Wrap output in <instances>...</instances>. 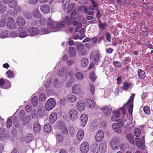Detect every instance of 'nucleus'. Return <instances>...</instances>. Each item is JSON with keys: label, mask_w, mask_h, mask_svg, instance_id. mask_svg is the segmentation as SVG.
Masks as SVG:
<instances>
[{"label": "nucleus", "mask_w": 153, "mask_h": 153, "mask_svg": "<svg viewBox=\"0 0 153 153\" xmlns=\"http://www.w3.org/2000/svg\"><path fill=\"white\" fill-rule=\"evenodd\" d=\"M134 96V94H132L127 102L124 104L122 107L120 108L119 110H113V114L120 115L121 112L123 115H126V114L127 115H132Z\"/></svg>", "instance_id": "nucleus-1"}, {"label": "nucleus", "mask_w": 153, "mask_h": 153, "mask_svg": "<svg viewBox=\"0 0 153 153\" xmlns=\"http://www.w3.org/2000/svg\"><path fill=\"white\" fill-rule=\"evenodd\" d=\"M74 12H72L69 18L68 16H67L64 19L63 21L59 22H56L57 30H59V28H63L66 24L68 25H70L72 22L75 19L73 16V14Z\"/></svg>", "instance_id": "nucleus-2"}, {"label": "nucleus", "mask_w": 153, "mask_h": 153, "mask_svg": "<svg viewBox=\"0 0 153 153\" xmlns=\"http://www.w3.org/2000/svg\"><path fill=\"white\" fill-rule=\"evenodd\" d=\"M56 104L55 100L53 98H50L46 102L45 108L47 111H50L55 107Z\"/></svg>", "instance_id": "nucleus-3"}, {"label": "nucleus", "mask_w": 153, "mask_h": 153, "mask_svg": "<svg viewBox=\"0 0 153 153\" xmlns=\"http://www.w3.org/2000/svg\"><path fill=\"white\" fill-rule=\"evenodd\" d=\"M11 84L9 81L7 79H0V88L6 89L10 88Z\"/></svg>", "instance_id": "nucleus-4"}, {"label": "nucleus", "mask_w": 153, "mask_h": 153, "mask_svg": "<svg viewBox=\"0 0 153 153\" xmlns=\"http://www.w3.org/2000/svg\"><path fill=\"white\" fill-rule=\"evenodd\" d=\"M119 143V140L118 138H114L110 141L109 145L112 150H115L118 149Z\"/></svg>", "instance_id": "nucleus-5"}, {"label": "nucleus", "mask_w": 153, "mask_h": 153, "mask_svg": "<svg viewBox=\"0 0 153 153\" xmlns=\"http://www.w3.org/2000/svg\"><path fill=\"white\" fill-rule=\"evenodd\" d=\"M57 126L58 128L60 129L61 131L64 134L66 135L68 133L67 128L62 121H59L57 124Z\"/></svg>", "instance_id": "nucleus-6"}, {"label": "nucleus", "mask_w": 153, "mask_h": 153, "mask_svg": "<svg viewBox=\"0 0 153 153\" xmlns=\"http://www.w3.org/2000/svg\"><path fill=\"white\" fill-rule=\"evenodd\" d=\"M56 22L49 20V22L47 23L48 27L50 29L53 30L52 32H56L59 31L57 30Z\"/></svg>", "instance_id": "nucleus-7"}, {"label": "nucleus", "mask_w": 153, "mask_h": 153, "mask_svg": "<svg viewBox=\"0 0 153 153\" xmlns=\"http://www.w3.org/2000/svg\"><path fill=\"white\" fill-rule=\"evenodd\" d=\"M26 28L25 27H20L18 28L19 32V36L21 38L26 37L27 36V33L26 31Z\"/></svg>", "instance_id": "nucleus-8"}, {"label": "nucleus", "mask_w": 153, "mask_h": 153, "mask_svg": "<svg viewBox=\"0 0 153 153\" xmlns=\"http://www.w3.org/2000/svg\"><path fill=\"white\" fill-rule=\"evenodd\" d=\"M117 124L116 123H113L112 124V127L114 130L117 133H120L121 132V128L123 125V122L118 123Z\"/></svg>", "instance_id": "nucleus-9"}, {"label": "nucleus", "mask_w": 153, "mask_h": 153, "mask_svg": "<svg viewBox=\"0 0 153 153\" xmlns=\"http://www.w3.org/2000/svg\"><path fill=\"white\" fill-rule=\"evenodd\" d=\"M27 31L30 34V36H33L37 35L39 33V30L35 27H29Z\"/></svg>", "instance_id": "nucleus-10"}, {"label": "nucleus", "mask_w": 153, "mask_h": 153, "mask_svg": "<svg viewBox=\"0 0 153 153\" xmlns=\"http://www.w3.org/2000/svg\"><path fill=\"white\" fill-rule=\"evenodd\" d=\"M89 146L87 142L82 143L80 146V150L82 153H87L89 151Z\"/></svg>", "instance_id": "nucleus-11"}, {"label": "nucleus", "mask_w": 153, "mask_h": 153, "mask_svg": "<svg viewBox=\"0 0 153 153\" xmlns=\"http://www.w3.org/2000/svg\"><path fill=\"white\" fill-rule=\"evenodd\" d=\"M101 111L105 115H110L112 111V108L110 105L104 106L101 108Z\"/></svg>", "instance_id": "nucleus-12"}, {"label": "nucleus", "mask_w": 153, "mask_h": 153, "mask_svg": "<svg viewBox=\"0 0 153 153\" xmlns=\"http://www.w3.org/2000/svg\"><path fill=\"white\" fill-rule=\"evenodd\" d=\"M8 22L7 23V27L10 29H14L16 28V23L13 19L10 17L8 19Z\"/></svg>", "instance_id": "nucleus-13"}, {"label": "nucleus", "mask_w": 153, "mask_h": 153, "mask_svg": "<svg viewBox=\"0 0 153 153\" xmlns=\"http://www.w3.org/2000/svg\"><path fill=\"white\" fill-rule=\"evenodd\" d=\"M76 49L79 53L81 55H85L86 53V51L82 44L78 45L76 46Z\"/></svg>", "instance_id": "nucleus-14"}, {"label": "nucleus", "mask_w": 153, "mask_h": 153, "mask_svg": "<svg viewBox=\"0 0 153 153\" xmlns=\"http://www.w3.org/2000/svg\"><path fill=\"white\" fill-rule=\"evenodd\" d=\"M19 118L21 121L23 122V124L25 125L27 124L31 120L30 115H20Z\"/></svg>", "instance_id": "nucleus-15"}, {"label": "nucleus", "mask_w": 153, "mask_h": 153, "mask_svg": "<svg viewBox=\"0 0 153 153\" xmlns=\"http://www.w3.org/2000/svg\"><path fill=\"white\" fill-rule=\"evenodd\" d=\"M104 137V133L101 130L98 131L96 134L95 139L98 142L101 141Z\"/></svg>", "instance_id": "nucleus-16"}, {"label": "nucleus", "mask_w": 153, "mask_h": 153, "mask_svg": "<svg viewBox=\"0 0 153 153\" xmlns=\"http://www.w3.org/2000/svg\"><path fill=\"white\" fill-rule=\"evenodd\" d=\"M73 92L75 94H80L81 92V86L79 84H76L72 87Z\"/></svg>", "instance_id": "nucleus-17"}, {"label": "nucleus", "mask_w": 153, "mask_h": 153, "mask_svg": "<svg viewBox=\"0 0 153 153\" xmlns=\"http://www.w3.org/2000/svg\"><path fill=\"white\" fill-rule=\"evenodd\" d=\"M76 105L77 109L80 111H82L85 109V104L82 101L80 100L77 102Z\"/></svg>", "instance_id": "nucleus-18"}, {"label": "nucleus", "mask_w": 153, "mask_h": 153, "mask_svg": "<svg viewBox=\"0 0 153 153\" xmlns=\"http://www.w3.org/2000/svg\"><path fill=\"white\" fill-rule=\"evenodd\" d=\"M67 71V68L66 66H63L59 69V71L57 73V74L62 76L63 77L65 75Z\"/></svg>", "instance_id": "nucleus-19"}, {"label": "nucleus", "mask_w": 153, "mask_h": 153, "mask_svg": "<svg viewBox=\"0 0 153 153\" xmlns=\"http://www.w3.org/2000/svg\"><path fill=\"white\" fill-rule=\"evenodd\" d=\"M91 5L89 6L88 8V10H95L96 11L98 10V5L96 2L93 0H91Z\"/></svg>", "instance_id": "nucleus-20"}, {"label": "nucleus", "mask_w": 153, "mask_h": 153, "mask_svg": "<svg viewBox=\"0 0 153 153\" xmlns=\"http://www.w3.org/2000/svg\"><path fill=\"white\" fill-rule=\"evenodd\" d=\"M40 9L41 11L45 14H47L50 12V7L46 4H43L40 7Z\"/></svg>", "instance_id": "nucleus-21"}, {"label": "nucleus", "mask_w": 153, "mask_h": 153, "mask_svg": "<svg viewBox=\"0 0 153 153\" xmlns=\"http://www.w3.org/2000/svg\"><path fill=\"white\" fill-rule=\"evenodd\" d=\"M81 125L84 127L86 125L88 120L87 115H81L80 118Z\"/></svg>", "instance_id": "nucleus-22"}, {"label": "nucleus", "mask_w": 153, "mask_h": 153, "mask_svg": "<svg viewBox=\"0 0 153 153\" xmlns=\"http://www.w3.org/2000/svg\"><path fill=\"white\" fill-rule=\"evenodd\" d=\"M86 105L89 108H94L95 103L92 100L88 99L85 101Z\"/></svg>", "instance_id": "nucleus-23"}, {"label": "nucleus", "mask_w": 153, "mask_h": 153, "mask_svg": "<svg viewBox=\"0 0 153 153\" xmlns=\"http://www.w3.org/2000/svg\"><path fill=\"white\" fill-rule=\"evenodd\" d=\"M100 148V151L101 153H104L106 149V145L105 142H101L99 146Z\"/></svg>", "instance_id": "nucleus-24"}, {"label": "nucleus", "mask_w": 153, "mask_h": 153, "mask_svg": "<svg viewBox=\"0 0 153 153\" xmlns=\"http://www.w3.org/2000/svg\"><path fill=\"white\" fill-rule=\"evenodd\" d=\"M33 129L36 133H39L41 129L40 125L39 122L35 121L33 124Z\"/></svg>", "instance_id": "nucleus-25"}, {"label": "nucleus", "mask_w": 153, "mask_h": 153, "mask_svg": "<svg viewBox=\"0 0 153 153\" xmlns=\"http://www.w3.org/2000/svg\"><path fill=\"white\" fill-rule=\"evenodd\" d=\"M91 150L94 153H98L100 151V148L96 143H94L91 146Z\"/></svg>", "instance_id": "nucleus-26"}, {"label": "nucleus", "mask_w": 153, "mask_h": 153, "mask_svg": "<svg viewBox=\"0 0 153 153\" xmlns=\"http://www.w3.org/2000/svg\"><path fill=\"white\" fill-rule=\"evenodd\" d=\"M88 62L89 61L87 58H83L81 60V66L82 67H85L88 65Z\"/></svg>", "instance_id": "nucleus-27"}, {"label": "nucleus", "mask_w": 153, "mask_h": 153, "mask_svg": "<svg viewBox=\"0 0 153 153\" xmlns=\"http://www.w3.org/2000/svg\"><path fill=\"white\" fill-rule=\"evenodd\" d=\"M16 22L19 25L22 26L25 25V21L23 17H19L17 18Z\"/></svg>", "instance_id": "nucleus-28"}, {"label": "nucleus", "mask_w": 153, "mask_h": 153, "mask_svg": "<svg viewBox=\"0 0 153 153\" xmlns=\"http://www.w3.org/2000/svg\"><path fill=\"white\" fill-rule=\"evenodd\" d=\"M126 138L127 140L132 144L135 143L134 139V136L131 134H128L126 136Z\"/></svg>", "instance_id": "nucleus-29"}, {"label": "nucleus", "mask_w": 153, "mask_h": 153, "mask_svg": "<svg viewBox=\"0 0 153 153\" xmlns=\"http://www.w3.org/2000/svg\"><path fill=\"white\" fill-rule=\"evenodd\" d=\"M138 75L141 79H144L146 77L145 72L141 69H139L138 71Z\"/></svg>", "instance_id": "nucleus-30"}, {"label": "nucleus", "mask_w": 153, "mask_h": 153, "mask_svg": "<svg viewBox=\"0 0 153 153\" xmlns=\"http://www.w3.org/2000/svg\"><path fill=\"white\" fill-rule=\"evenodd\" d=\"M33 137V134L29 133L27 134L25 136V140L27 143H29L31 141Z\"/></svg>", "instance_id": "nucleus-31"}, {"label": "nucleus", "mask_w": 153, "mask_h": 153, "mask_svg": "<svg viewBox=\"0 0 153 153\" xmlns=\"http://www.w3.org/2000/svg\"><path fill=\"white\" fill-rule=\"evenodd\" d=\"M33 13L34 17L36 18H39L41 17V15L38 8H36L34 9L33 11Z\"/></svg>", "instance_id": "nucleus-32"}, {"label": "nucleus", "mask_w": 153, "mask_h": 153, "mask_svg": "<svg viewBox=\"0 0 153 153\" xmlns=\"http://www.w3.org/2000/svg\"><path fill=\"white\" fill-rule=\"evenodd\" d=\"M84 136V133L83 131L81 130L79 131L77 135V138L79 140H81L83 138Z\"/></svg>", "instance_id": "nucleus-33"}, {"label": "nucleus", "mask_w": 153, "mask_h": 153, "mask_svg": "<svg viewBox=\"0 0 153 153\" xmlns=\"http://www.w3.org/2000/svg\"><path fill=\"white\" fill-rule=\"evenodd\" d=\"M119 118V115H112L111 119L112 120L114 121H117L118 123L123 122V120Z\"/></svg>", "instance_id": "nucleus-34"}, {"label": "nucleus", "mask_w": 153, "mask_h": 153, "mask_svg": "<svg viewBox=\"0 0 153 153\" xmlns=\"http://www.w3.org/2000/svg\"><path fill=\"white\" fill-rule=\"evenodd\" d=\"M70 1V0H62V7L63 9L66 10L67 8L68 9Z\"/></svg>", "instance_id": "nucleus-35"}, {"label": "nucleus", "mask_w": 153, "mask_h": 153, "mask_svg": "<svg viewBox=\"0 0 153 153\" xmlns=\"http://www.w3.org/2000/svg\"><path fill=\"white\" fill-rule=\"evenodd\" d=\"M131 86L130 83L127 82H125L123 83V90L126 91L127 90L131 88Z\"/></svg>", "instance_id": "nucleus-36"}, {"label": "nucleus", "mask_w": 153, "mask_h": 153, "mask_svg": "<svg viewBox=\"0 0 153 153\" xmlns=\"http://www.w3.org/2000/svg\"><path fill=\"white\" fill-rule=\"evenodd\" d=\"M44 131L47 133L50 132L51 130V125L49 123H47L44 127Z\"/></svg>", "instance_id": "nucleus-37"}, {"label": "nucleus", "mask_w": 153, "mask_h": 153, "mask_svg": "<svg viewBox=\"0 0 153 153\" xmlns=\"http://www.w3.org/2000/svg\"><path fill=\"white\" fill-rule=\"evenodd\" d=\"M56 136L58 142L59 143H60L62 142L63 140V137L61 134L56 133Z\"/></svg>", "instance_id": "nucleus-38"}, {"label": "nucleus", "mask_w": 153, "mask_h": 153, "mask_svg": "<svg viewBox=\"0 0 153 153\" xmlns=\"http://www.w3.org/2000/svg\"><path fill=\"white\" fill-rule=\"evenodd\" d=\"M70 56L71 57L75 56L76 54V51L75 48L71 47L69 49Z\"/></svg>", "instance_id": "nucleus-39"}, {"label": "nucleus", "mask_w": 153, "mask_h": 153, "mask_svg": "<svg viewBox=\"0 0 153 153\" xmlns=\"http://www.w3.org/2000/svg\"><path fill=\"white\" fill-rule=\"evenodd\" d=\"M6 24V18L3 16L1 17L0 20V27H3Z\"/></svg>", "instance_id": "nucleus-40"}, {"label": "nucleus", "mask_w": 153, "mask_h": 153, "mask_svg": "<svg viewBox=\"0 0 153 153\" xmlns=\"http://www.w3.org/2000/svg\"><path fill=\"white\" fill-rule=\"evenodd\" d=\"M17 1L16 0H10L9 3V6L11 8H13L16 6Z\"/></svg>", "instance_id": "nucleus-41"}, {"label": "nucleus", "mask_w": 153, "mask_h": 153, "mask_svg": "<svg viewBox=\"0 0 153 153\" xmlns=\"http://www.w3.org/2000/svg\"><path fill=\"white\" fill-rule=\"evenodd\" d=\"M135 139V140L136 144L138 147H140L141 146L144 145V143L143 142H142L139 138H136Z\"/></svg>", "instance_id": "nucleus-42"}, {"label": "nucleus", "mask_w": 153, "mask_h": 153, "mask_svg": "<svg viewBox=\"0 0 153 153\" xmlns=\"http://www.w3.org/2000/svg\"><path fill=\"white\" fill-rule=\"evenodd\" d=\"M101 56H100V55L99 53L96 54L94 56V62L95 63H97L100 61V59L101 58Z\"/></svg>", "instance_id": "nucleus-43"}, {"label": "nucleus", "mask_w": 153, "mask_h": 153, "mask_svg": "<svg viewBox=\"0 0 153 153\" xmlns=\"http://www.w3.org/2000/svg\"><path fill=\"white\" fill-rule=\"evenodd\" d=\"M68 100L71 103L75 102L76 100V97L75 96L73 95H68Z\"/></svg>", "instance_id": "nucleus-44"}, {"label": "nucleus", "mask_w": 153, "mask_h": 153, "mask_svg": "<svg viewBox=\"0 0 153 153\" xmlns=\"http://www.w3.org/2000/svg\"><path fill=\"white\" fill-rule=\"evenodd\" d=\"M31 103L34 107H36L38 103V98L37 97L34 96L32 98Z\"/></svg>", "instance_id": "nucleus-45"}, {"label": "nucleus", "mask_w": 153, "mask_h": 153, "mask_svg": "<svg viewBox=\"0 0 153 153\" xmlns=\"http://www.w3.org/2000/svg\"><path fill=\"white\" fill-rule=\"evenodd\" d=\"M89 92L92 95H93L95 92L94 86L92 84H89V88L88 89Z\"/></svg>", "instance_id": "nucleus-46"}, {"label": "nucleus", "mask_w": 153, "mask_h": 153, "mask_svg": "<svg viewBox=\"0 0 153 153\" xmlns=\"http://www.w3.org/2000/svg\"><path fill=\"white\" fill-rule=\"evenodd\" d=\"M75 7V4L74 3H71L70 4L67 10V13H70L73 10Z\"/></svg>", "instance_id": "nucleus-47"}, {"label": "nucleus", "mask_w": 153, "mask_h": 153, "mask_svg": "<svg viewBox=\"0 0 153 153\" xmlns=\"http://www.w3.org/2000/svg\"><path fill=\"white\" fill-rule=\"evenodd\" d=\"M9 31L6 30L3 31L1 34L0 37L2 38H5L9 36Z\"/></svg>", "instance_id": "nucleus-48"}, {"label": "nucleus", "mask_w": 153, "mask_h": 153, "mask_svg": "<svg viewBox=\"0 0 153 153\" xmlns=\"http://www.w3.org/2000/svg\"><path fill=\"white\" fill-rule=\"evenodd\" d=\"M89 79L92 82H94L95 79H96V76L93 72H91L90 73Z\"/></svg>", "instance_id": "nucleus-49"}, {"label": "nucleus", "mask_w": 153, "mask_h": 153, "mask_svg": "<svg viewBox=\"0 0 153 153\" xmlns=\"http://www.w3.org/2000/svg\"><path fill=\"white\" fill-rule=\"evenodd\" d=\"M57 115H50L49 121L50 123H54L57 119Z\"/></svg>", "instance_id": "nucleus-50"}, {"label": "nucleus", "mask_w": 153, "mask_h": 153, "mask_svg": "<svg viewBox=\"0 0 153 153\" xmlns=\"http://www.w3.org/2000/svg\"><path fill=\"white\" fill-rule=\"evenodd\" d=\"M19 36V33L17 31L11 32L9 34V37H16Z\"/></svg>", "instance_id": "nucleus-51"}, {"label": "nucleus", "mask_w": 153, "mask_h": 153, "mask_svg": "<svg viewBox=\"0 0 153 153\" xmlns=\"http://www.w3.org/2000/svg\"><path fill=\"white\" fill-rule=\"evenodd\" d=\"M75 76L77 79L82 80L83 78V76L82 73L80 72L76 73L75 74Z\"/></svg>", "instance_id": "nucleus-52"}, {"label": "nucleus", "mask_w": 153, "mask_h": 153, "mask_svg": "<svg viewBox=\"0 0 153 153\" xmlns=\"http://www.w3.org/2000/svg\"><path fill=\"white\" fill-rule=\"evenodd\" d=\"M51 32L47 28H42L40 30V33L42 34H47Z\"/></svg>", "instance_id": "nucleus-53"}, {"label": "nucleus", "mask_w": 153, "mask_h": 153, "mask_svg": "<svg viewBox=\"0 0 153 153\" xmlns=\"http://www.w3.org/2000/svg\"><path fill=\"white\" fill-rule=\"evenodd\" d=\"M141 131L140 129L138 128H136L134 131V133L135 135L138 137L141 134Z\"/></svg>", "instance_id": "nucleus-54"}, {"label": "nucleus", "mask_w": 153, "mask_h": 153, "mask_svg": "<svg viewBox=\"0 0 153 153\" xmlns=\"http://www.w3.org/2000/svg\"><path fill=\"white\" fill-rule=\"evenodd\" d=\"M51 79H49L48 80L45 81L44 83V85L46 87H48L51 84Z\"/></svg>", "instance_id": "nucleus-55"}, {"label": "nucleus", "mask_w": 153, "mask_h": 153, "mask_svg": "<svg viewBox=\"0 0 153 153\" xmlns=\"http://www.w3.org/2000/svg\"><path fill=\"white\" fill-rule=\"evenodd\" d=\"M6 74L7 75V77L8 78H10L13 77V72L10 70L8 71L6 73Z\"/></svg>", "instance_id": "nucleus-56"}, {"label": "nucleus", "mask_w": 153, "mask_h": 153, "mask_svg": "<svg viewBox=\"0 0 153 153\" xmlns=\"http://www.w3.org/2000/svg\"><path fill=\"white\" fill-rule=\"evenodd\" d=\"M32 16V14L31 13L27 12L25 14V17L27 19H30Z\"/></svg>", "instance_id": "nucleus-57"}, {"label": "nucleus", "mask_w": 153, "mask_h": 153, "mask_svg": "<svg viewBox=\"0 0 153 153\" xmlns=\"http://www.w3.org/2000/svg\"><path fill=\"white\" fill-rule=\"evenodd\" d=\"M46 22L47 20L43 18H41L39 21L40 24L42 25H45L46 24Z\"/></svg>", "instance_id": "nucleus-58"}, {"label": "nucleus", "mask_w": 153, "mask_h": 153, "mask_svg": "<svg viewBox=\"0 0 153 153\" xmlns=\"http://www.w3.org/2000/svg\"><path fill=\"white\" fill-rule=\"evenodd\" d=\"M77 110L75 108L72 109L70 111V115H77Z\"/></svg>", "instance_id": "nucleus-59"}, {"label": "nucleus", "mask_w": 153, "mask_h": 153, "mask_svg": "<svg viewBox=\"0 0 153 153\" xmlns=\"http://www.w3.org/2000/svg\"><path fill=\"white\" fill-rule=\"evenodd\" d=\"M45 95L44 93L41 94L39 96V100L44 101L45 100Z\"/></svg>", "instance_id": "nucleus-60"}, {"label": "nucleus", "mask_w": 153, "mask_h": 153, "mask_svg": "<svg viewBox=\"0 0 153 153\" xmlns=\"http://www.w3.org/2000/svg\"><path fill=\"white\" fill-rule=\"evenodd\" d=\"M143 111L146 114H149V108L148 106H146L143 108Z\"/></svg>", "instance_id": "nucleus-61"}, {"label": "nucleus", "mask_w": 153, "mask_h": 153, "mask_svg": "<svg viewBox=\"0 0 153 153\" xmlns=\"http://www.w3.org/2000/svg\"><path fill=\"white\" fill-rule=\"evenodd\" d=\"M114 65L117 67H121L122 66L121 64L118 61H114L113 62Z\"/></svg>", "instance_id": "nucleus-62"}, {"label": "nucleus", "mask_w": 153, "mask_h": 153, "mask_svg": "<svg viewBox=\"0 0 153 153\" xmlns=\"http://www.w3.org/2000/svg\"><path fill=\"white\" fill-rule=\"evenodd\" d=\"M69 131L71 136H73L75 133V130L74 128L71 127L69 129Z\"/></svg>", "instance_id": "nucleus-63"}, {"label": "nucleus", "mask_w": 153, "mask_h": 153, "mask_svg": "<svg viewBox=\"0 0 153 153\" xmlns=\"http://www.w3.org/2000/svg\"><path fill=\"white\" fill-rule=\"evenodd\" d=\"M12 120L10 119H8L7 121V128H10L12 124Z\"/></svg>", "instance_id": "nucleus-64"}]
</instances>
